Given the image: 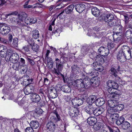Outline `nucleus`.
I'll list each match as a JSON object with an SVG mask.
<instances>
[{
	"label": "nucleus",
	"instance_id": "5fc2aeb1",
	"mask_svg": "<svg viewBox=\"0 0 132 132\" xmlns=\"http://www.w3.org/2000/svg\"><path fill=\"white\" fill-rule=\"evenodd\" d=\"M12 19L13 22L18 24H20V22L18 18L17 19L15 18L14 17H13L12 18Z\"/></svg>",
	"mask_w": 132,
	"mask_h": 132
},
{
	"label": "nucleus",
	"instance_id": "6e6552de",
	"mask_svg": "<svg viewBox=\"0 0 132 132\" xmlns=\"http://www.w3.org/2000/svg\"><path fill=\"white\" fill-rule=\"evenodd\" d=\"M125 52L122 49L120 50L117 55L118 60L121 62H124L126 61L125 57Z\"/></svg>",
	"mask_w": 132,
	"mask_h": 132
},
{
	"label": "nucleus",
	"instance_id": "680f3d73",
	"mask_svg": "<svg viewBox=\"0 0 132 132\" xmlns=\"http://www.w3.org/2000/svg\"><path fill=\"white\" fill-rule=\"evenodd\" d=\"M64 11L67 14L70 13L72 11L71 10H70V9L68 8L67 7L65 9Z\"/></svg>",
	"mask_w": 132,
	"mask_h": 132
},
{
	"label": "nucleus",
	"instance_id": "2f4dec72",
	"mask_svg": "<svg viewBox=\"0 0 132 132\" xmlns=\"http://www.w3.org/2000/svg\"><path fill=\"white\" fill-rule=\"evenodd\" d=\"M102 127V126L101 123L99 122H97L93 126V128L95 131H96L100 130Z\"/></svg>",
	"mask_w": 132,
	"mask_h": 132
},
{
	"label": "nucleus",
	"instance_id": "f257e3e1",
	"mask_svg": "<svg viewBox=\"0 0 132 132\" xmlns=\"http://www.w3.org/2000/svg\"><path fill=\"white\" fill-rule=\"evenodd\" d=\"M67 60V58L65 57L63 54L61 57L60 59L55 58V62L56 63V69L54 68V72L59 75H61L64 77V76L61 73L64 64L65 63L66 60Z\"/></svg>",
	"mask_w": 132,
	"mask_h": 132
},
{
	"label": "nucleus",
	"instance_id": "8fccbe9b",
	"mask_svg": "<svg viewBox=\"0 0 132 132\" xmlns=\"http://www.w3.org/2000/svg\"><path fill=\"white\" fill-rule=\"evenodd\" d=\"M115 47V44L114 42H110L108 44V47L109 48L111 49Z\"/></svg>",
	"mask_w": 132,
	"mask_h": 132
},
{
	"label": "nucleus",
	"instance_id": "bb28decb",
	"mask_svg": "<svg viewBox=\"0 0 132 132\" xmlns=\"http://www.w3.org/2000/svg\"><path fill=\"white\" fill-rule=\"evenodd\" d=\"M50 122L53 123H56L57 122L60 121L61 120V117L60 116L56 117L54 116H52L50 118Z\"/></svg>",
	"mask_w": 132,
	"mask_h": 132
},
{
	"label": "nucleus",
	"instance_id": "2eb2a0df",
	"mask_svg": "<svg viewBox=\"0 0 132 132\" xmlns=\"http://www.w3.org/2000/svg\"><path fill=\"white\" fill-rule=\"evenodd\" d=\"M46 127L48 129L52 132H54L57 127L55 124L52 122H49L47 123Z\"/></svg>",
	"mask_w": 132,
	"mask_h": 132
},
{
	"label": "nucleus",
	"instance_id": "c9c22d12",
	"mask_svg": "<svg viewBox=\"0 0 132 132\" xmlns=\"http://www.w3.org/2000/svg\"><path fill=\"white\" fill-rule=\"evenodd\" d=\"M74 110L72 109H70L68 112V113L70 116L72 117H76L77 115V112L76 111H78V110L77 109H76L75 111Z\"/></svg>",
	"mask_w": 132,
	"mask_h": 132
},
{
	"label": "nucleus",
	"instance_id": "473e14b6",
	"mask_svg": "<svg viewBox=\"0 0 132 132\" xmlns=\"http://www.w3.org/2000/svg\"><path fill=\"white\" fill-rule=\"evenodd\" d=\"M89 46H84L82 47L81 49V52L84 55L87 53V52L89 49Z\"/></svg>",
	"mask_w": 132,
	"mask_h": 132
},
{
	"label": "nucleus",
	"instance_id": "774afa93",
	"mask_svg": "<svg viewBox=\"0 0 132 132\" xmlns=\"http://www.w3.org/2000/svg\"><path fill=\"white\" fill-rule=\"evenodd\" d=\"M47 63V66L49 69H51L53 68V62H48Z\"/></svg>",
	"mask_w": 132,
	"mask_h": 132
},
{
	"label": "nucleus",
	"instance_id": "37998d69",
	"mask_svg": "<svg viewBox=\"0 0 132 132\" xmlns=\"http://www.w3.org/2000/svg\"><path fill=\"white\" fill-rule=\"evenodd\" d=\"M13 63L12 66L13 68L16 70H18L20 68V62H16Z\"/></svg>",
	"mask_w": 132,
	"mask_h": 132
},
{
	"label": "nucleus",
	"instance_id": "a878e982",
	"mask_svg": "<svg viewBox=\"0 0 132 132\" xmlns=\"http://www.w3.org/2000/svg\"><path fill=\"white\" fill-rule=\"evenodd\" d=\"M117 102L115 100H109L108 101V104L110 108H115L117 104Z\"/></svg>",
	"mask_w": 132,
	"mask_h": 132
},
{
	"label": "nucleus",
	"instance_id": "9b49d317",
	"mask_svg": "<svg viewBox=\"0 0 132 132\" xmlns=\"http://www.w3.org/2000/svg\"><path fill=\"white\" fill-rule=\"evenodd\" d=\"M102 65L98 62L96 61L94 62L92 65L95 70L101 72L103 71L104 69Z\"/></svg>",
	"mask_w": 132,
	"mask_h": 132
},
{
	"label": "nucleus",
	"instance_id": "bf43d9fd",
	"mask_svg": "<svg viewBox=\"0 0 132 132\" xmlns=\"http://www.w3.org/2000/svg\"><path fill=\"white\" fill-rule=\"evenodd\" d=\"M39 126V124L37 121H34V129H36L38 128Z\"/></svg>",
	"mask_w": 132,
	"mask_h": 132
},
{
	"label": "nucleus",
	"instance_id": "0eeeda50",
	"mask_svg": "<svg viewBox=\"0 0 132 132\" xmlns=\"http://www.w3.org/2000/svg\"><path fill=\"white\" fill-rule=\"evenodd\" d=\"M113 26H115L114 29V34L119 36L122 35L123 33L122 27L121 25L118 24V22L117 25Z\"/></svg>",
	"mask_w": 132,
	"mask_h": 132
},
{
	"label": "nucleus",
	"instance_id": "052dcab7",
	"mask_svg": "<svg viewBox=\"0 0 132 132\" xmlns=\"http://www.w3.org/2000/svg\"><path fill=\"white\" fill-rule=\"evenodd\" d=\"M26 132H33V129L32 127H28L25 129Z\"/></svg>",
	"mask_w": 132,
	"mask_h": 132
},
{
	"label": "nucleus",
	"instance_id": "f704fd0d",
	"mask_svg": "<svg viewBox=\"0 0 132 132\" xmlns=\"http://www.w3.org/2000/svg\"><path fill=\"white\" fill-rule=\"evenodd\" d=\"M125 121L124 118L122 116L120 117L116 121V123L118 125H122Z\"/></svg>",
	"mask_w": 132,
	"mask_h": 132
},
{
	"label": "nucleus",
	"instance_id": "ea45409f",
	"mask_svg": "<svg viewBox=\"0 0 132 132\" xmlns=\"http://www.w3.org/2000/svg\"><path fill=\"white\" fill-rule=\"evenodd\" d=\"M115 109V108H109L107 111L106 115H112L115 113V112H116Z\"/></svg>",
	"mask_w": 132,
	"mask_h": 132
},
{
	"label": "nucleus",
	"instance_id": "ddd939ff",
	"mask_svg": "<svg viewBox=\"0 0 132 132\" xmlns=\"http://www.w3.org/2000/svg\"><path fill=\"white\" fill-rule=\"evenodd\" d=\"M50 91L49 93V95L50 98H54L57 96V91L55 87H52L49 89Z\"/></svg>",
	"mask_w": 132,
	"mask_h": 132
},
{
	"label": "nucleus",
	"instance_id": "6ab92c4d",
	"mask_svg": "<svg viewBox=\"0 0 132 132\" xmlns=\"http://www.w3.org/2000/svg\"><path fill=\"white\" fill-rule=\"evenodd\" d=\"M105 110L102 107L96 109L95 108L93 114L95 116H97L103 113Z\"/></svg>",
	"mask_w": 132,
	"mask_h": 132
},
{
	"label": "nucleus",
	"instance_id": "69168bd1",
	"mask_svg": "<svg viewBox=\"0 0 132 132\" xmlns=\"http://www.w3.org/2000/svg\"><path fill=\"white\" fill-rule=\"evenodd\" d=\"M107 128L109 130L110 132H114V130H113V128L111 126H110L108 125L106 126Z\"/></svg>",
	"mask_w": 132,
	"mask_h": 132
},
{
	"label": "nucleus",
	"instance_id": "f03ea898",
	"mask_svg": "<svg viewBox=\"0 0 132 132\" xmlns=\"http://www.w3.org/2000/svg\"><path fill=\"white\" fill-rule=\"evenodd\" d=\"M104 21L107 22V25L110 27H112L114 25H117V20L115 19L114 15L112 13H109L106 14L104 16Z\"/></svg>",
	"mask_w": 132,
	"mask_h": 132
},
{
	"label": "nucleus",
	"instance_id": "7c9ffc66",
	"mask_svg": "<svg viewBox=\"0 0 132 132\" xmlns=\"http://www.w3.org/2000/svg\"><path fill=\"white\" fill-rule=\"evenodd\" d=\"M72 70L74 73L78 74L79 73L80 68L76 65H73L71 67Z\"/></svg>",
	"mask_w": 132,
	"mask_h": 132
},
{
	"label": "nucleus",
	"instance_id": "09e8293b",
	"mask_svg": "<svg viewBox=\"0 0 132 132\" xmlns=\"http://www.w3.org/2000/svg\"><path fill=\"white\" fill-rule=\"evenodd\" d=\"M103 52V55H102V56H107L109 53V49L104 47Z\"/></svg>",
	"mask_w": 132,
	"mask_h": 132
},
{
	"label": "nucleus",
	"instance_id": "a211bd4d",
	"mask_svg": "<svg viewBox=\"0 0 132 132\" xmlns=\"http://www.w3.org/2000/svg\"><path fill=\"white\" fill-rule=\"evenodd\" d=\"M87 121L89 125L92 126L97 122V119L95 117H91L88 118Z\"/></svg>",
	"mask_w": 132,
	"mask_h": 132
},
{
	"label": "nucleus",
	"instance_id": "423d86ee",
	"mask_svg": "<svg viewBox=\"0 0 132 132\" xmlns=\"http://www.w3.org/2000/svg\"><path fill=\"white\" fill-rule=\"evenodd\" d=\"M84 72L85 73L82 72L81 74L82 78L84 80V81L86 82L87 84L90 83V85H92L93 84H95L96 83L95 81L94 80V81H92L93 79H91L90 80L89 78L87 76V74L85 71Z\"/></svg>",
	"mask_w": 132,
	"mask_h": 132
},
{
	"label": "nucleus",
	"instance_id": "39448f33",
	"mask_svg": "<svg viewBox=\"0 0 132 132\" xmlns=\"http://www.w3.org/2000/svg\"><path fill=\"white\" fill-rule=\"evenodd\" d=\"M10 28L5 24L0 25V32L3 35L7 34L10 31Z\"/></svg>",
	"mask_w": 132,
	"mask_h": 132
},
{
	"label": "nucleus",
	"instance_id": "e433bc0d",
	"mask_svg": "<svg viewBox=\"0 0 132 132\" xmlns=\"http://www.w3.org/2000/svg\"><path fill=\"white\" fill-rule=\"evenodd\" d=\"M130 126V123L127 121H124L121 126L122 128L124 130H126L128 129Z\"/></svg>",
	"mask_w": 132,
	"mask_h": 132
},
{
	"label": "nucleus",
	"instance_id": "72a5a7b5",
	"mask_svg": "<svg viewBox=\"0 0 132 132\" xmlns=\"http://www.w3.org/2000/svg\"><path fill=\"white\" fill-rule=\"evenodd\" d=\"M131 52L130 50H127L125 52V57L126 58V60L127 59L130 60L131 58H132V55Z\"/></svg>",
	"mask_w": 132,
	"mask_h": 132
},
{
	"label": "nucleus",
	"instance_id": "c756f323",
	"mask_svg": "<svg viewBox=\"0 0 132 132\" xmlns=\"http://www.w3.org/2000/svg\"><path fill=\"white\" fill-rule=\"evenodd\" d=\"M34 55L35 56H39V46L37 45H34Z\"/></svg>",
	"mask_w": 132,
	"mask_h": 132
},
{
	"label": "nucleus",
	"instance_id": "1a4fd4ad",
	"mask_svg": "<svg viewBox=\"0 0 132 132\" xmlns=\"http://www.w3.org/2000/svg\"><path fill=\"white\" fill-rule=\"evenodd\" d=\"M84 98L82 99L79 98H75L72 100V105L75 106H79L82 104L83 103V100Z\"/></svg>",
	"mask_w": 132,
	"mask_h": 132
},
{
	"label": "nucleus",
	"instance_id": "3c124183",
	"mask_svg": "<svg viewBox=\"0 0 132 132\" xmlns=\"http://www.w3.org/2000/svg\"><path fill=\"white\" fill-rule=\"evenodd\" d=\"M39 37V33L38 30H35L34 33V38L37 39Z\"/></svg>",
	"mask_w": 132,
	"mask_h": 132
},
{
	"label": "nucleus",
	"instance_id": "7ed1b4c3",
	"mask_svg": "<svg viewBox=\"0 0 132 132\" xmlns=\"http://www.w3.org/2000/svg\"><path fill=\"white\" fill-rule=\"evenodd\" d=\"M110 73L112 76L115 77V80L119 84L123 86L125 83V81L122 80L117 75L118 72L116 69L113 67H112L110 71Z\"/></svg>",
	"mask_w": 132,
	"mask_h": 132
},
{
	"label": "nucleus",
	"instance_id": "de8ad7c7",
	"mask_svg": "<svg viewBox=\"0 0 132 132\" xmlns=\"http://www.w3.org/2000/svg\"><path fill=\"white\" fill-rule=\"evenodd\" d=\"M112 119L113 120H117L119 117V115L117 113H114L112 115H109Z\"/></svg>",
	"mask_w": 132,
	"mask_h": 132
},
{
	"label": "nucleus",
	"instance_id": "a19ab883",
	"mask_svg": "<svg viewBox=\"0 0 132 132\" xmlns=\"http://www.w3.org/2000/svg\"><path fill=\"white\" fill-rule=\"evenodd\" d=\"M125 35L127 37H129L130 39L132 38V29H130L127 30L125 33Z\"/></svg>",
	"mask_w": 132,
	"mask_h": 132
},
{
	"label": "nucleus",
	"instance_id": "aec40b11",
	"mask_svg": "<svg viewBox=\"0 0 132 132\" xmlns=\"http://www.w3.org/2000/svg\"><path fill=\"white\" fill-rule=\"evenodd\" d=\"M18 18L20 21H23L27 18V15L24 12H20L18 15Z\"/></svg>",
	"mask_w": 132,
	"mask_h": 132
},
{
	"label": "nucleus",
	"instance_id": "4be33fe9",
	"mask_svg": "<svg viewBox=\"0 0 132 132\" xmlns=\"http://www.w3.org/2000/svg\"><path fill=\"white\" fill-rule=\"evenodd\" d=\"M92 14L95 16L98 17L100 15V10L97 7H94L91 9Z\"/></svg>",
	"mask_w": 132,
	"mask_h": 132
},
{
	"label": "nucleus",
	"instance_id": "393cba45",
	"mask_svg": "<svg viewBox=\"0 0 132 132\" xmlns=\"http://www.w3.org/2000/svg\"><path fill=\"white\" fill-rule=\"evenodd\" d=\"M86 70V73L87 74L93 77L95 76V74L96 73L94 72V70L91 67L87 68Z\"/></svg>",
	"mask_w": 132,
	"mask_h": 132
},
{
	"label": "nucleus",
	"instance_id": "13d9d810",
	"mask_svg": "<svg viewBox=\"0 0 132 132\" xmlns=\"http://www.w3.org/2000/svg\"><path fill=\"white\" fill-rule=\"evenodd\" d=\"M6 55H7L10 56L13 53V51L9 49L6 50Z\"/></svg>",
	"mask_w": 132,
	"mask_h": 132
},
{
	"label": "nucleus",
	"instance_id": "6e6d98bb",
	"mask_svg": "<svg viewBox=\"0 0 132 132\" xmlns=\"http://www.w3.org/2000/svg\"><path fill=\"white\" fill-rule=\"evenodd\" d=\"M34 9L36 8H41L43 6L42 4L39 3H36L34 4Z\"/></svg>",
	"mask_w": 132,
	"mask_h": 132
},
{
	"label": "nucleus",
	"instance_id": "0e129e2a",
	"mask_svg": "<svg viewBox=\"0 0 132 132\" xmlns=\"http://www.w3.org/2000/svg\"><path fill=\"white\" fill-rule=\"evenodd\" d=\"M110 88H108V92L111 95L113 93V92L114 91L115 89H114L111 87H109Z\"/></svg>",
	"mask_w": 132,
	"mask_h": 132
},
{
	"label": "nucleus",
	"instance_id": "49530a36",
	"mask_svg": "<svg viewBox=\"0 0 132 132\" xmlns=\"http://www.w3.org/2000/svg\"><path fill=\"white\" fill-rule=\"evenodd\" d=\"M9 39L10 41H12L13 39V41H17L18 40V39L16 37L13 38L12 35L9 34Z\"/></svg>",
	"mask_w": 132,
	"mask_h": 132
},
{
	"label": "nucleus",
	"instance_id": "dca6fc26",
	"mask_svg": "<svg viewBox=\"0 0 132 132\" xmlns=\"http://www.w3.org/2000/svg\"><path fill=\"white\" fill-rule=\"evenodd\" d=\"M96 28H94L93 29L88 30L87 35L89 36H92L95 37H98L99 36V34Z\"/></svg>",
	"mask_w": 132,
	"mask_h": 132
},
{
	"label": "nucleus",
	"instance_id": "cd10ccee",
	"mask_svg": "<svg viewBox=\"0 0 132 132\" xmlns=\"http://www.w3.org/2000/svg\"><path fill=\"white\" fill-rule=\"evenodd\" d=\"M113 92L111 95V97L113 98L117 99L121 95L120 92L119 90H114Z\"/></svg>",
	"mask_w": 132,
	"mask_h": 132
},
{
	"label": "nucleus",
	"instance_id": "20e7f679",
	"mask_svg": "<svg viewBox=\"0 0 132 132\" xmlns=\"http://www.w3.org/2000/svg\"><path fill=\"white\" fill-rule=\"evenodd\" d=\"M74 82L75 83L76 87L79 89L80 88H86L87 86L89 85V84H87L86 82L84 81L81 79L75 80Z\"/></svg>",
	"mask_w": 132,
	"mask_h": 132
},
{
	"label": "nucleus",
	"instance_id": "79ce46f5",
	"mask_svg": "<svg viewBox=\"0 0 132 132\" xmlns=\"http://www.w3.org/2000/svg\"><path fill=\"white\" fill-rule=\"evenodd\" d=\"M34 102L37 103L39 102L40 100V98L39 96L35 93H34Z\"/></svg>",
	"mask_w": 132,
	"mask_h": 132
},
{
	"label": "nucleus",
	"instance_id": "58836bf2",
	"mask_svg": "<svg viewBox=\"0 0 132 132\" xmlns=\"http://www.w3.org/2000/svg\"><path fill=\"white\" fill-rule=\"evenodd\" d=\"M4 43L9 44L10 45V46L14 48L18 47V42H3Z\"/></svg>",
	"mask_w": 132,
	"mask_h": 132
},
{
	"label": "nucleus",
	"instance_id": "9d476101",
	"mask_svg": "<svg viewBox=\"0 0 132 132\" xmlns=\"http://www.w3.org/2000/svg\"><path fill=\"white\" fill-rule=\"evenodd\" d=\"M87 5V4H78L75 6V9L77 12L81 13L85 10Z\"/></svg>",
	"mask_w": 132,
	"mask_h": 132
},
{
	"label": "nucleus",
	"instance_id": "4d7b16f0",
	"mask_svg": "<svg viewBox=\"0 0 132 132\" xmlns=\"http://www.w3.org/2000/svg\"><path fill=\"white\" fill-rule=\"evenodd\" d=\"M50 81L47 78H44V83L46 85H48L50 82Z\"/></svg>",
	"mask_w": 132,
	"mask_h": 132
},
{
	"label": "nucleus",
	"instance_id": "f8f14e48",
	"mask_svg": "<svg viewBox=\"0 0 132 132\" xmlns=\"http://www.w3.org/2000/svg\"><path fill=\"white\" fill-rule=\"evenodd\" d=\"M95 105H89L85 108V111L90 115L94 114L95 109Z\"/></svg>",
	"mask_w": 132,
	"mask_h": 132
},
{
	"label": "nucleus",
	"instance_id": "c85d7f7f",
	"mask_svg": "<svg viewBox=\"0 0 132 132\" xmlns=\"http://www.w3.org/2000/svg\"><path fill=\"white\" fill-rule=\"evenodd\" d=\"M101 55H97L96 56L95 60L100 64H102L104 63V60Z\"/></svg>",
	"mask_w": 132,
	"mask_h": 132
},
{
	"label": "nucleus",
	"instance_id": "412c9836",
	"mask_svg": "<svg viewBox=\"0 0 132 132\" xmlns=\"http://www.w3.org/2000/svg\"><path fill=\"white\" fill-rule=\"evenodd\" d=\"M96 96L95 95H91L87 100V103L89 105H93V103L95 102L96 98Z\"/></svg>",
	"mask_w": 132,
	"mask_h": 132
},
{
	"label": "nucleus",
	"instance_id": "338daca9",
	"mask_svg": "<svg viewBox=\"0 0 132 132\" xmlns=\"http://www.w3.org/2000/svg\"><path fill=\"white\" fill-rule=\"evenodd\" d=\"M63 98L66 102H68L70 100V98L68 96L64 95L63 96Z\"/></svg>",
	"mask_w": 132,
	"mask_h": 132
},
{
	"label": "nucleus",
	"instance_id": "e2e57ef3",
	"mask_svg": "<svg viewBox=\"0 0 132 132\" xmlns=\"http://www.w3.org/2000/svg\"><path fill=\"white\" fill-rule=\"evenodd\" d=\"M29 45L25 46L23 47L22 50H24L25 52H28L29 51Z\"/></svg>",
	"mask_w": 132,
	"mask_h": 132
},
{
	"label": "nucleus",
	"instance_id": "c03bdc74",
	"mask_svg": "<svg viewBox=\"0 0 132 132\" xmlns=\"http://www.w3.org/2000/svg\"><path fill=\"white\" fill-rule=\"evenodd\" d=\"M6 50L5 48H3V50L0 51V55L2 57H4L6 55Z\"/></svg>",
	"mask_w": 132,
	"mask_h": 132
},
{
	"label": "nucleus",
	"instance_id": "b1692460",
	"mask_svg": "<svg viewBox=\"0 0 132 132\" xmlns=\"http://www.w3.org/2000/svg\"><path fill=\"white\" fill-rule=\"evenodd\" d=\"M61 90L66 93L70 92L71 91V87L67 85H64L62 86L61 88Z\"/></svg>",
	"mask_w": 132,
	"mask_h": 132
},
{
	"label": "nucleus",
	"instance_id": "a18cd8bd",
	"mask_svg": "<svg viewBox=\"0 0 132 132\" xmlns=\"http://www.w3.org/2000/svg\"><path fill=\"white\" fill-rule=\"evenodd\" d=\"M35 112L36 113L39 115L42 114L44 112L42 109L39 108H36L35 110Z\"/></svg>",
	"mask_w": 132,
	"mask_h": 132
},
{
	"label": "nucleus",
	"instance_id": "4c0bfd02",
	"mask_svg": "<svg viewBox=\"0 0 132 132\" xmlns=\"http://www.w3.org/2000/svg\"><path fill=\"white\" fill-rule=\"evenodd\" d=\"M117 105L115 108V110L116 112L121 111L124 108V105L123 104H119L118 102H117Z\"/></svg>",
	"mask_w": 132,
	"mask_h": 132
},
{
	"label": "nucleus",
	"instance_id": "5701e85b",
	"mask_svg": "<svg viewBox=\"0 0 132 132\" xmlns=\"http://www.w3.org/2000/svg\"><path fill=\"white\" fill-rule=\"evenodd\" d=\"M105 103L103 98H98L95 102L96 105L98 106H102Z\"/></svg>",
	"mask_w": 132,
	"mask_h": 132
},
{
	"label": "nucleus",
	"instance_id": "f3484780",
	"mask_svg": "<svg viewBox=\"0 0 132 132\" xmlns=\"http://www.w3.org/2000/svg\"><path fill=\"white\" fill-rule=\"evenodd\" d=\"M19 59V55L17 53H14L10 57V61L13 63H16Z\"/></svg>",
	"mask_w": 132,
	"mask_h": 132
},
{
	"label": "nucleus",
	"instance_id": "864d4df0",
	"mask_svg": "<svg viewBox=\"0 0 132 132\" xmlns=\"http://www.w3.org/2000/svg\"><path fill=\"white\" fill-rule=\"evenodd\" d=\"M29 76L27 75H24L23 77H22V78L23 79V82H26L27 81H29L30 79L28 78Z\"/></svg>",
	"mask_w": 132,
	"mask_h": 132
},
{
	"label": "nucleus",
	"instance_id": "603ef678",
	"mask_svg": "<svg viewBox=\"0 0 132 132\" xmlns=\"http://www.w3.org/2000/svg\"><path fill=\"white\" fill-rule=\"evenodd\" d=\"M104 47L103 46H101L100 47L98 50V52L99 53V54L98 55H103V52L104 50Z\"/></svg>",
	"mask_w": 132,
	"mask_h": 132
},
{
	"label": "nucleus",
	"instance_id": "4468645a",
	"mask_svg": "<svg viewBox=\"0 0 132 132\" xmlns=\"http://www.w3.org/2000/svg\"><path fill=\"white\" fill-rule=\"evenodd\" d=\"M107 84L109 87H111L115 89H117L118 88V84L113 80H109L108 81Z\"/></svg>",
	"mask_w": 132,
	"mask_h": 132
}]
</instances>
